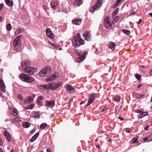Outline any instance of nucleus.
I'll use <instances>...</instances> for the list:
<instances>
[{
  "instance_id": "obj_1",
  "label": "nucleus",
  "mask_w": 152,
  "mask_h": 152,
  "mask_svg": "<svg viewBox=\"0 0 152 152\" xmlns=\"http://www.w3.org/2000/svg\"><path fill=\"white\" fill-rule=\"evenodd\" d=\"M72 44L73 46L77 48L84 44V40L82 39L79 33H77L72 39Z\"/></svg>"
},
{
  "instance_id": "obj_2",
  "label": "nucleus",
  "mask_w": 152,
  "mask_h": 152,
  "mask_svg": "<svg viewBox=\"0 0 152 152\" xmlns=\"http://www.w3.org/2000/svg\"><path fill=\"white\" fill-rule=\"evenodd\" d=\"M19 78L22 81L26 83H31L34 81V79L25 74H21L19 76Z\"/></svg>"
},
{
  "instance_id": "obj_3",
  "label": "nucleus",
  "mask_w": 152,
  "mask_h": 152,
  "mask_svg": "<svg viewBox=\"0 0 152 152\" xmlns=\"http://www.w3.org/2000/svg\"><path fill=\"white\" fill-rule=\"evenodd\" d=\"M103 0H97L96 3L90 8L89 11L90 12H94L95 10H97L101 7L103 3Z\"/></svg>"
},
{
  "instance_id": "obj_4",
  "label": "nucleus",
  "mask_w": 152,
  "mask_h": 152,
  "mask_svg": "<svg viewBox=\"0 0 152 152\" xmlns=\"http://www.w3.org/2000/svg\"><path fill=\"white\" fill-rule=\"evenodd\" d=\"M104 23L105 26L106 28L109 29H112L113 22L111 18L108 16L106 17L104 20Z\"/></svg>"
},
{
  "instance_id": "obj_5",
  "label": "nucleus",
  "mask_w": 152,
  "mask_h": 152,
  "mask_svg": "<svg viewBox=\"0 0 152 152\" xmlns=\"http://www.w3.org/2000/svg\"><path fill=\"white\" fill-rule=\"evenodd\" d=\"M51 73V71L50 67L46 66L40 71L39 75L41 77H47Z\"/></svg>"
},
{
  "instance_id": "obj_6",
  "label": "nucleus",
  "mask_w": 152,
  "mask_h": 152,
  "mask_svg": "<svg viewBox=\"0 0 152 152\" xmlns=\"http://www.w3.org/2000/svg\"><path fill=\"white\" fill-rule=\"evenodd\" d=\"M37 71V70L36 68L31 67H29V66L25 67L23 69L24 72L29 74V75H33L34 72H36Z\"/></svg>"
},
{
  "instance_id": "obj_7",
  "label": "nucleus",
  "mask_w": 152,
  "mask_h": 152,
  "mask_svg": "<svg viewBox=\"0 0 152 152\" xmlns=\"http://www.w3.org/2000/svg\"><path fill=\"white\" fill-rule=\"evenodd\" d=\"M15 49L17 50H20L21 48V40L18 39V37H16L14 40L13 42Z\"/></svg>"
},
{
  "instance_id": "obj_8",
  "label": "nucleus",
  "mask_w": 152,
  "mask_h": 152,
  "mask_svg": "<svg viewBox=\"0 0 152 152\" xmlns=\"http://www.w3.org/2000/svg\"><path fill=\"white\" fill-rule=\"evenodd\" d=\"M83 35L85 40L88 41L91 40V35L90 32L87 31H85L83 33Z\"/></svg>"
},
{
  "instance_id": "obj_9",
  "label": "nucleus",
  "mask_w": 152,
  "mask_h": 152,
  "mask_svg": "<svg viewBox=\"0 0 152 152\" xmlns=\"http://www.w3.org/2000/svg\"><path fill=\"white\" fill-rule=\"evenodd\" d=\"M88 53V51H84L83 53L82 54L81 56L77 58L76 61L77 62H80L82 61L85 58L86 56L85 55Z\"/></svg>"
},
{
  "instance_id": "obj_10",
  "label": "nucleus",
  "mask_w": 152,
  "mask_h": 152,
  "mask_svg": "<svg viewBox=\"0 0 152 152\" xmlns=\"http://www.w3.org/2000/svg\"><path fill=\"white\" fill-rule=\"evenodd\" d=\"M95 95L93 94L91 95L89 98L87 104L86 105V107L88 106L93 102V101L95 100Z\"/></svg>"
},
{
  "instance_id": "obj_11",
  "label": "nucleus",
  "mask_w": 152,
  "mask_h": 152,
  "mask_svg": "<svg viewBox=\"0 0 152 152\" xmlns=\"http://www.w3.org/2000/svg\"><path fill=\"white\" fill-rule=\"evenodd\" d=\"M46 34L47 36L50 39H53L54 38V35L53 33L52 32L50 28H48L46 31Z\"/></svg>"
},
{
  "instance_id": "obj_12",
  "label": "nucleus",
  "mask_w": 152,
  "mask_h": 152,
  "mask_svg": "<svg viewBox=\"0 0 152 152\" xmlns=\"http://www.w3.org/2000/svg\"><path fill=\"white\" fill-rule=\"evenodd\" d=\"M48 86V89L49 88H50L52 90H55L58 87V86H57V85L54 82L51 83H50L49 85Z\"/></svg>"
},
{
  "instance_id": "obj_13",
  "label": "nucleus",
  "mask_w": 152,
  "mask_h": 152,
  "mask_svg": "<svg viewBox=\"0 0 152 152\" xmlns=\"http://www.w3.org/2000/svg\"><path fill=\"white\" fill-rule=\"evenodd\" d=\"M65 88L66 90V91L69 93H73L75 92L74 88L71 85H68L65 87Z\"/></svg>"
},
{
  "instance_id": "obj_14",
  "label": "nucleus",
  "mask_w": 152,
  "mask_h": 152,
  "mask_svg": "<svg viewBox=\"0 0 152 152\" xmlns=\"http://www.w3.org/2000/svg\"><path fill=\"white\" fill-rule=\"evenodd\" d=\"M0 88L2 91L4 92L6 91V87L3 80L1 79H0Z\"/></svg>"
},
{
  "instance_id": "obj_15",
  "label": "nucleus",
  "mask_w": 152,
  "mask_h": 152,
  "mask_svg": "<svg viewBox=\"0 0 152 152\" xmlns=\"http://www.w3.org/2000/svg\"><path fill=\"white\" fill-rule=\"evenodd\" d=\"M55 104V101L52 100L51 101H47L46 102V105L48 107H53Z\"/></svg>"
},
{
  "instance_id": "obj_16",
  "label": "nucleus",
  "mask_w": 152,
  "mask_h": 152,
  "mask_svg": "<svg viewBox=\"0 0 152 152\" xmlns=\"http://www.w3.org/2000/svg\"><path fill=\"white\" fill-rule=\"evenodd\" d=\"M35 97V95L33 94L32 96L28 97L26 99L24 100V102L29 103L32 102L33 99Z\"/></svg>"
},
{
  "instance_id": "obj_17",
  "label": "nucleus",
  "mask_w": 152,
  "mask_h": 152,
  "mask_svg": "<svg viewBox=\"0 0 152 152\" xmlns=\"http://www.w3.org/2000/svg\"><path fill=\"white\" fill-rule=\"evenodd\" d=\"M30 65V61L27 60H25L23 61L21 63V66L23 67H24L25 66L27 67L29 66Z\"/></svg>"
},
{
  "instance_id": "obj_18",
  "label": "nucleus",
  "mask_w": 152,
  "mask_h": 152,
  "mask_svg": "<svg viewBox=\"0 0 152 152\" xmlns=\"http://www.w3.org/2000/svg\"><path fill=\"white\" fill-rule=\"evenodd\" d=\"M125 1V0H116L115 3L113 7L114 8H116L119 6Z\"/></svg>"
},
{
  "instance_id": "obj_19",
  "label": "nucleus",
  "mask_w": 152,
  "mask_h": 152,
  "mask_svg": "<svg viewBox=\"0 0 152 152\" xmlns=\"http://www.w3.org/2000/svg\"><path fill=\"white\" fill-rule=\"evenodd\" d=\"M50 5L52 8L53 9H55V7L58 5L59 3L58 1H53L50 2Z\"/></svg>"
},
{
  "instance_id": "obj_20",
  "label": "nucleus",
  "mask_w": 152,
  "mask_h": 152,
  "mask_svg": "<svg viewBox=\"0 0 152 152\" xmlns=\"http://www.w3.org/2000/svg\"><path fill=\"white\" fill-rule=\"evenodd\" d=\"M4 134L7 140L9 142L11 140V135L9 133V132L7 131L4 132Z\"/></svg>"
},
{
  "instance_id": "obj_21",
  "label": "nucleus",
  "mask_w": 152,
  "mask_h": 152,
  "mask_svg": "<svg viewBox=\"0 0 152 152\" xmlns=\"http://www.w3.org/2000/svg\"><path fill=\"white\" fill-rule=\"evenodd\" d=\"M82 22L81 19H75L72 20V22L76 25H80Z\"/></svg>"
},
{
  "instance_id": "obj_22",
  "label": "nucleus",
  "mask_w": 152,
  "mask_h": 152,
  "mask_svg": "<svg viewBox=\"0 0 152 152\" xmlns=\"http://www.w3.org/2000/svg\"><path fill=\"white\" fill-rule=\"evenodd\" d=\"M82 3V0H75L73 3V5L74 6L76 5V6H78Z\"/></svg>"
},
{
  "instance_id": "obj_23",
  "label": "nucleus",
  "mask_w": 152,
  "mask_h": 152,
  "mask_svg": "<svg viewBox=\"0 0 152 152\" xmlns=\"http://www.w3.org/2000/svg\"><path fill=\"white\" fill-rule=\"evenodd\" d=\"M115 46L116 44L112 42H110L108 44V47L113 50H115Z\"/></svg>"
},
{
  "instance_id": "obj_24",
  "label": "nucleus",
  "mask_w": 152,
  "mask_h": 152,
  "mask_svg": "<svg viewBox=\"0 0 152 152\" xmlns=\"http://www.w3.org/2000/svg\"><path fill=\"white\" fill-rule=\"evenodd\" d=\"M25 29L23 28H20L17 30L15 31V34L16 35H18L21 33H22L24 31Z\"/></svg>"
},
{
  "instance_id": "obj_25",
  "label": "nucleus",
  "mask_w": 152,
  "mask_h": 152,
  "mask_svg": "<svg viewBox=\"0 0 152 152\" xmlns=\"http://www.w3.org/2000/svg\"><path fill=\"white\" fill-rule=\"evenodd\" d=\"M5 2L7 5L9 7L13 6V2L11 0H5Z\"/></svg>"
},
{
  "instance_id": "obj_26",
  "label": "nucleus",
  "mask_w": 152,
  "mask_h": 152,
  "mask_svg": "<svg viewBox=\"0 0 152 152\" xmlns=\"http://www.w3.org/2000/svg\"><path fill=\"white\" fill-rule=\"evenodd\" d=\"M39 135V134L38 133H36L30 140V141L31 142H33L36 139Z\"/></svg>"
},
{
  "instance_id": "obj_27",
  "label": "nucleus",
  "mask_w": 152,
  "mask_h": 152,
  "mask_svg": "<svg viewBox=\"0 0 152 152\" xmlns=\"http://www.w3.org/2000/svg\"><path fill=\"white\" fill-rule=\"evenodd\" d=\"M37 86L38 88L39 89H48V86L46 85H39Z\"/></svg>"
},
{
  "instance_id": "obj_28",
  "label": "nucleus",
  "mask_w": 152,
  "mask_h": 152,
  "mask_svg": "<svg viewBox=\"0 0 152 152\" xmlns=\"http://www.w3.org/2000/svg\"><path fill=\"white\" fill-rule=\"evenodd\" d=\"M56 77L54 75H52L50 77L47 78L46 80L48 82L54 80V79Z\"/></svg>"
},
{
  "instance_id": "obj_29",
  "label": "nucleus",
  "mask_w": 152,
  "mask_h": 152,
  "mask_svg": "<svg viewBox=\"0 0 152 152\" xmlns=\"http://www.w3.org/2000/svg\"><path fill=\"white\" fill-rule=\"evenodd\" d=\"M56 77L54 75H52L50 77L47 78L46 80L48 82L54 80V79Z\"/></svg>"
},
{
  "instance_id": "obj_30",
  "label": "nucleus",
  "mask_w": 152,
  "mask_h": 152,
  "mask_svg": "<svg viewBox=\"0 0 152 152\" xmlns=\"http://www.w3.org/2000/svg\"><path fill=\"white\" fill-rule=\"evenodd\" d=\"M56 77L54 75H52L50 77L47 78L46 80L48 82L54 80V79Z\"/></svg>"
},
{
  "instance_id": "obj_31",
  "label": "nucleus",
  "mask_w": 152,
  "mask_h": 152,
  "mask_svg": "<svg viewBox=\"0 0 152 152\" xmlns=\"http://www.w3.org/2000/svg\"><path fill=\"white\" fill-rule=\"evenodd\" d=\"M112 18L113 20V23L114 24L117 23L118 20L119 18L116 16L112 15Z\"/></svg>"
},
{
  "instance_id": "obj_32",
  "label": "nucleus",
  "mask_w": 152,
  "mask_h": 152,
  "mask_svg": "<svg viewBox=\"0 0 152 152\" xmlns=\"http://www.w3.org/2000/svg\"><path fill=\"white\" fill-rule=\"evenodd\" d=\"M18 112L16 109H14L12 110V114L14 116H16L18 115Z\"/></svg>"
},
{
  "instance_id": "obj_33",
  "label": "nucleus",
  "mask_w": 152,
  "mask_h": 152,
  "mask_svg": "<svg viewBox=\"0 0 152 152\" xmlns=\"http://www.w3.org/2000/svg\"><path fill=\"white\" fill-rule=\"evenodd\" d=\"M22 125L24 127L27 128L30 126V123L29 122H24L23 123Z\"/></svg>"
},
{
  "instance_id": "obj_34",
  "label": "nucleus",
  "mask_w": 152,
  "mask_h": 152,
  "mask_svg": "<svg viewBox=\"0 0 152 152\" xmlns=\"http://www.w3.org/2000/svg\"><path fill=\"white\" fill-rule=\"evenodd\" d=\"M74 51H75V54L77 55L78 56H80L81 54V51L77 49H74Z\"/></svg>"
},
{
  "instance_id": "obj_35",
  "label": "nucleus",
  "mask_w": 152,
  "mask_h": 152,
  "mask_svg": "<svg viewBox=\"0 0 152 152\" xmlns=\"http://www.w3.org/2000/svg\"><path fill=\"white\" fill-rule=\"evenodd\" d=\"M113 100L115 102L119 101L121 99V97L117 95L113 98Z\"/></svg>"
},
{
  "instance_id": "obj_36",
  "label": "nucleus",
  "mask_w": 152,
  "mask_h": 152,
  "mask_svg": "<svg viewBox=\"0 0 152 152\" xmlns=\"http://www.w3.org/2000/svg\"><path fill=\"white\" fill-rule=\"evenodd\" d=\"M119 11V8H117L113 12L112 15L116 16V15L118 13Z\"/></svg>"
},
{
  "instance_id": "obj_37",
  "label": "nucleus",
  "mask_w": 152,
  "mask_h": 152,
  "mask_svg": "<svg viewBox=\"0 0 152 152\" xmlns=\"http://www.w3.org/2000/svg\"><path fill=\"white\" fill-rule=\"evenodd\" d=\"M123 33L127 35H129L130 34V31L128 30L122 29L121 30Z\"/></svg>"
},
{
  "instance_id": "obj_38",
  "label": "nucleus",
  "mask_w": 152,
  "mask_h": 152,
  "mask_svg": "<svg viewBox=\"0 0 152 152\" xmlns=\"http://www.w3.org/2000/svg\"><path fill=\"white\" fill-rule=\"evenodd\" d=\"M39 115V113L37 112H34L32 113L33 117L34 118H37Z\"/></svg>"
},
{
  "instance_id": "obj_39",
  "label": "nucleus",
  "mask_w": 152,
  "mask_h": 152,
  "mask_svg": "<svg viewBox=\"0 0 152 152\" xmlns=\"http://www.w3.org/2000/svg\"><path fill=\"white\" fill-rule=\"evenodd\" d=\"M139 95H140V94L139 93H137L135 92L134 94V96H135L137 99H139L140 98V96Z\"/></svg>"
},
{
  "instance_id": "obj_40",
  "label": "nucleus",
  "mask_w": 152,
  "mask_h": 152,
  "mask_svg": "<svg viewBox=\"0 0 152 152\" xmlns=\"http://www.w3.org/2000/svg\"><path fill=\"white\" fill-rule=\"evenodd\" d=\"M12 28L11 25L10 23H8L6 26L7 29L9 31H10L11 29Z\"/></svg>"
},
{
  "instance_id": "obj_41",
  "label": "nucleus",
  "mask_w": 152,
  "mask_h": 152,
  "mask_svg": "<svg viewBox=\"0 0 152 152\" xmlns=\"http://www.w3.org/2000/svg\"><path fill=\"white\" fill-rule=\"evenodd\" d=\"M47 124L46 123H42L40 126V128L41 129H43L47 126Z\"/></svg>"
},
{
  "instance_id": "obj_42",
  "label": "nucleus",
  "mask_w": 152,
  "mask_h": 152,
  "mask_svg": "<svg viewBox=\"0 0 152 152\" xmlns=\"http://www.w3.org/2000/svg\"><path fill=\"white\" fill-rule=\"evenodd\" d=\"M18 97L20 100L24 101V99H23V97L22 96L21 94H18Z\"/></svg>"
},
{
  "instance_id": "obj_43",
  "label": "nucleus",
  "mask_w": 152,
  "mask_h": 152,
  "mask_svg": "<svg viewBox=\"0 0 152 152\" xmlns=\"http://www.w3.org/2000/svg\"><path fill=\"white\" fill-rule=\"evenodd\" d=\"M135 76L136 78L138 80H140V78L141 77V76L140 74H139L138 73H136L135 74Z\"/></svg>"
},
{
  "instance_id": "obj_44",
  "label": "nucleus",
  "mask_w": 152,
  "mask_h": 152,
  "mask_svg": "<svg viewBox=\"0 0 152 152\" xmlns=\"http://www.w3.org/2000/svg\"><path fill=\"white\" fill-rule=\"evenodd\" d=\"M137 142V141L134 139V138H133L131 140L130 143L131 144H133Z\"/></svg>"
},
{
  "instance_id": "obj_45",
  "label": "nucleus",
  "mask_w": 152,
  "mask_h": 152,
  "mask_svg": "<svg viewBox=\"0 0 152 152\" xmlns=\"http://www.w3.org/2000/svg\"><path fill=\"white\" fill-rule=\"evenodd\" d=\"M37 102L39 105H42V100H38V99H37Z\"/></svg>"
},
{
  "instance_id": "obj_46",
  "label": "nucleus",
  "mask_w": 152,
  "mask_h": 152,
  "mask_svg": "<svg viewBox=\"0 0 152 152\" xmlns=\"http://www.w3.org/2000/svg\"><path fill=\"white\" fill-rule=\"evenodd\" d=\"M108 109V108L107 107H104L103 108L102 110V112H103L107 110Z\"/></svg>"
},
{
  "instance_id": "obj_47",
  "label": "nucleus",
  "mask_w": 152,
  "mask_h": 152,
  "mask_svg": "<svg viewBox=\"0 0 152 152\" xmlns=\"http://www.w3.org/2000/svg\"><path fill=\"white\" fill-rule=\"evenodd\" d=\"M34 104H32L30 105L29 107H28L27 109H32V107H34Z\"/></svg>"
},
{
  "instance_id": "obj_48",
  "label": "nucleus",
  "mask_w": 152,
  "mask_h": 152,
  "mask_svg": "<svg viewBox=\"0 0 152 152\" xmlns=\"http://www.w3.org/2000/svg\"><path fill=\"white\" fill-rule=\"evenodd\" d=\"M15 121H20V118L19 117H17L15 118Z\"/></svg>"
},
{
  "instance_id": "obj_49",
  "label": "nucleus",
  "mask_w": 152,
  "mask_h": 152,
  "mask_svg": "<svg viewBox=\"0 0 152 152\" xmlns=\"http://www.w3.org/2000/svg\"><path fill=\"white\" fill-rule=\"evenodd\" d=\"M143 113H142L141 114L139 115V118H142L144 116H143Z\"/></svg>"
},
{
  "instance_id": "obj_50",
  "label": "nucleus",
  "mask_w": 152,
  "mask_h": 152,
  "mask_svg": "<svg viewBox=\"0 0 152 152\" xmlns=\"http://www.w3.org/2000/svg\"><path fill=\"white\" fill-rule=\"evenodd\" d=\"M43 99V97H42L41 96H39L37 99H38V100H42Z\"/></svg>"
},
{
  "instance_id": "obj_51",
  "label": "nucleus",
  "mask_w": 152,
  "mask_h": 152,
  "mask_svg": "<svg viewBox=\"0 0 152 152\" xmlns=\"http://www.w3.org/2000/svg\"><path fill=\"white\" fill-rule=\"evenodd\" d=\"M125 131L127 132H130V130L129 129V128H126L125 129Z\"/></svg>"
},
{
  "instance_id": "obj_52",
  "label": "nucleus",
  "mask_w": 152,
  "mask_h": 152,
  "mask_svg": "<svg viewBox=\"0 0 152 152\" xmlns=\"http://www.w3.org/2000/svg\"><path fill=\"white\" fill-rule=\"evenodd\" d=\"M143 113V116H145L148 115V113L147 112H144V113Z\"/></svg>"
},
{
  "instance_id": "obj_53",
  "label": "nucleus",
  "mask_w": 152,
  "mask_h": 152,
  "mask_svg": "<svg viewBox=\"0 0 152 152\" xmlns=\"http://www.w3.org/2000/svg\"><path fill=\"white\" fill-rule=\"evenodd\" d=\"M57 85V86H58V87L61 86L62 85V83L61 82H59L57 84H56Z\"/></svg>"
},
{
  "instance_id": "obj_54",
  "label": "nucleus",
  "mask_w": 152,
  "mask_h": 152,
  "mask_svg": "<svg viewBox=\"0 0 152 152\" xmlns=\"http://www.w3.org/2000/svg\"><path fill=\"white\" fill-rule=\"evenodd\" d=\"M3 4H0V11H1L3 8Z\"/></svg>"
},
{
  "instance_id": "obj_55",
  "label": "nucleus",
  "mask_w": 152,
  "mask_h": 152,
  "mask_svg": "<svg viewBox=\"0 0 152 152\" xmlns=\"http://www.w3.org/2000/svg\"><path fill=\"white\" fill-rule=\"evenodd\" d=\"M148 140V137H147L143 139V140H144V142H145L146 141Z\"/></svg>"
},
{
  "instance_id": "obj_56",
  "label": "nucleus",
  "mask_w": 152,
  "mask_h": 152,
  "mask_svg": "<svg viewBox=\"0 0 152 152\" xmlns=\"http://www.w3.org/2000/svg\"><path fill=\"white\" fill-rule=\"evenodd\" d=\"M142 22V19H139V21L137 23V24H139Z\"/></svg>"
},
{
  "instance_id": "obj_57",
  "label": "nucleus",
  "mask_w": 152,
  "mask_h": 152,
  "mask_svg": "<svg viewBox=\"0 0 152 152\" xmlns=\"http://www.w3.org/2000/svg\"><path fill=\"white\" fill-rule=\"evenodd\" d=\"M43 7L44 9L45 10H46L48 8V7L46 5H43Z\"/></svg>"
},
{
  "instance_id": "obj_58",
  "label": "nucleus",
  "mask_w": 152,
  "mask_h": 152,
  "mask_svg": "<svg viewBox=\"0 0 152 152\" xmlns=\"http://www.w3.org/2000/svg\"><path fill=\"white\" fill-rule=\"evenodd\" d=\"M139 136H137L135 137L134 138V139L137 141L139 139Z\"/></svg>"
},
{
  "instance_id": "obj_59",
  "label": "nucleus",
  "mask_w": 152,
  "mask_h": 152,
  "mask_svg": "<svg viewBox=\"0 0 152 152\" xmlns=\"http://www.w3.org/2000/svg\"><path fill=\"white\" fill-rule=\"evenodd\" d=\"M47 152H51V151L50 150V149L48 148L47 149Z\"/></svg>"
},
{
  "instance_id": "obj_60",
  "label": "nucleus",
  "mask_w": 152,
  "mask_h": 152,
  "mask_svg": "<svg viewBox=\"0 0 152 152\" xmlns=\"http://www.w3.org/2000/svg\"><path fill=\"white\" fill-rule=\"evenodd\" d=\"M137 112L138 113H142V111L140 110H137Z\"/></svg>"
},
{
  "instance_id": "obj_61",
  "label": "nucleus",
  "mask_w": 152,
  "mask_h": 152,
  "mask_svg": "<svg viewBox=\"0 0 152 152\" xmlns=\"http://www.w3.org/2000/svg\"><path fill=\"white\" fill-rule=\"evenodd\" d=\"M0 96L2 97H3L4 96L3 94L0 91Z\"/></svg>"
},
{
  "instance_id": "obj_62",
  "label": "nucleus",
  "mask_w": 152,
  "mask_h": 152,
  "mask_svg": "<svg viewBox=\"0 0 152 152\" xmlns=\"http://www.w3.org/2000/svg\"><path fill=\"white\" fill-rule=\"evenodd\" d=\"M118 118L121 121H123L124 120V119L121 117H119Z\"/></svg>"
},
{
  "instance_id": "obj_63",
  "label": "nucleus",
  "mask_w": 152,
  "mask_h": 152,
  "mask_svg": "<svg viewBox=\"0 0 152 152\" xmlns=\"http://www.w3.org/2000/svg\"><path fill=\"white\" fill-rule=\"evenodd\" d=\"M149 126V125H148L146 127H145V130H148V128Z\"/></svg>"
},
{
  "instance_id": "obj_64",
  "label": "nucleus",
  "mask_w": 152,
  "mask_h": 152,
  "mask_svg": "<svg viewBox=\"0 0 152 152\" xmlns=\"http://www.w3.org/2000/svg\"><path fill=\"white\" fill-rule=\"evenodd\" d=\"M135 15V12H133V13H131V14H130V15L131 16V15Z\"/></svg>"
}]
</instances>
